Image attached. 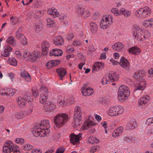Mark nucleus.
<instances>
[{"instance_id":"nucleus-6","label":"nucleus","mask_w":153,"mask_h":153,"mask_svg":"<svg viewBox=\"0 0 153 153\" xmlns=\"http://www.w3.org/2000/svg\"><path fill=\"white\" fill-rule=\"evenodd\" d=\"M23 30L22 28H19L16 33V37L18 40H20L23 45L25 46L27 44V42L22 32Z\"/></svg>"},{"instance_id":"nucleus-10","label":"nucleus","mask_w":153,"mask_h":153,"mask_svg":"<svg viewBox=\"0 0 153 153\" xmlns=\"http://www.w3.org/2000/svg\"><path fill=\"white\" fill-rule=\"evenodd\" d=\"M109 21V16L106 17L105 19H102L100 24V27L104 29L109 27L110 26Z\"/></svg>"},{"instance_id":"nucleus-25","label":"nucleus","mask_w":153,"mask_h":153,"mask_svg":"<svg viewBox=\"0 0 153 153\" xmlns=\"http://www.w3.org/2000/svg\"><path fill=\"white\" fill-rule=\"evenodd\" d=\"M27 102L24 98L21 97H19L17 99V103L19 106L22 107Z\"/></svg>"},{"instance_id":"nucleus-8","label":"nucleus","mask_w":153,"mask_h":153,"mask_svg":"<svg viewBox=\"0 0 153 153\" xmlns=\"http://www.w3.org/2000/svg\"><path fill=\"white\" fill-rule=\"evenodd\" d=\"M81 134H79L78 135L73 133L71 134H70L71 142L74 145L77 144L80 140L79 138L81 137Z\"/></svg>"},{"instance_id":"nucleus-33","label":"nucleus","mask_w":153,"mask_h":153,"mask_svg":"<svg viewBox=\"0 0 153 153\" xmlns=\"http://www.w3.org/2000/svg\"><path fill=\"white\" fill-rule=\"evenodd\" d=\"M6 91V95L7 96H12L15 93L14 90L11 88H5Z\"/></svg>"},{"instance_id":"nucleus-46","label":"nucleus","mask_w":153,"mask_h":153,"mask_svg":"<svg viewBox=\"0 0 153 153\" xmlns=\"http://www.w3.org/2000/svg\"><path fill=\"white\" fill-rule=\"evenodd\" d=\"M32 148V146L30 144H25L24 146L23 149L24 150L29 151Z\"/></svg>"},{"instance_id":"nucleus-55","label":"nucleus","mask_w":153,"mask_h":153,"mask_svg":"<svg viewBox=\"0 0 153 153\" xmlns=\"http://www.w3.org/2000/svg\"><path fill=\"white\" fill-rule=\"evenodd\" d=\"M65 151V149L63 148L60 147L56 151V153H63Z\"/></svg>"},{"instance_id":"nucleus-16","label":"nucleus","mask_w":153,"mask_h":153,"mask_svg":"<svg viewBox=\"0 0 153 153\" xmlns=\"http://www.w3.org/2000/svg\"><path fill=\"white\" fill-rule=\"evenodd\" d=\"M45 109L46 112H50L52 111L55 106L52 102H48L45 105Z\"/></svg>"},{"instance_id":"nucleus-2","label":"nucleus","mask_w":153,"mask_h":153,"mask_svg":"<svg viewBox=\"0 0 153 153\" xmlns=\"http://www.w3.org/2000/svg\"><path fill=\"white\" fill-rule=\"evenodd\" d=\"M130 94L129 88L124 85H121L119 88L118 92V99L121 102L125 100Z\"/></svg>"},{"instance_id":"nucleus-23","label":"nucleus","mask_w":153,"mask_h":153,"mask_svg":"<svg viewBox=\"0 0 153 153\" xmlns=\"http://www.w3.org/2000/svg\"><path fill=\"white\" fill-rule=\"evenodd\" d=\"M124 47L123 45L120 42L115 43L113 45L112 47L113 49L115 50H120L123 48Z\"/></svg>"},{"instance_id":"nucleus-21","label":"nucleus","mask_w":153,"mask_h":153,"mask_svg":"<svg viewBox=\"0 0 153 153\" xmlns=\"http://www.w3.org/2000/svg\"><path fill=\"white\" fill-rule=\"evenodd\" d=\"M151 13V9L148 7L144 8L142 16L143 17H146L150 15Z\"/></svg>"},{"instance_id":"nucleus-36","label":"nucleus","mask_w":153,"mask_h":153,"mask_svg":"<svg viewBox=\"0 0 153 153\" xmlns=\"http://www.w3.org/2000/svg\"><path fill=\"white\" fill-rule=\"evenodd\" d=\"M77 11L78 13L80 15H83L85 14L84 8L81 6H78Z\"/></svg>"},{"instance_id":"nucleus-20","label":"nucleus","mask_w":153,"mask_h":153,"mask_svg":"<svg viewBox=\"0 0 153 153\" xmlns=\"http://www.w3.org/2000/svg\"><path fill=\"white\" fill-rule=\"evenodd\" d=\"M123 128L122 126L117 128L112 133V136L114 137H117L120 136L123 131Z\"/></svg>"},{"instance_id":"nucleus-22","label":"nucleus","mask_w":153,"mask_h":153,"mask_svg":"<svg viewBox=\"0 0 153 153\" xmlns=\"http://www.w3.org/2000/svg\"><path fill=\"white\" fill-rule=\"evenodd\" d=\"M140 52V48L135 47H133L129 49V52L132 54L138 55Z\"/></svg>"},{"instance_id":"nucleus-30","label":"nucleus","mask_w":153,"mask_h":153,"mask_svg":"<svg viewBox=\"0 0 153 153\" xmlns=\"http://www.w3.org/2000/svg\"><path fill=\"white\" fill-rule=\"evenodd\" d=\"M90 28L92 32L94 33L97 30V26L96 23L92 22L90 24Z\"/></svg>"},{"instance_id":"nucleus-44","label":"nucleus","mask_w":153,"mask_h":153,"mask_svg":"<svg viewBox=\"0 0 153 153\" xmlns=\"http://www.w3.org/2000/svg\"><path fill=\"white\" fill-rule=\"evenodd\" d=\"M142 36L145 39H146L149 37L150 36V34L148 30H146L144 32L143 35H142Z\"/></svg>"},{"instance_id":"nucleus-58","label":"nucleus","mask_w":153,"mask_h":153,"mask_svg":"<svg viewBox=\"0 0 153 153\" xmlns=\"http://www.w3.org/2000/svg\"><path fill=\"white\" fill-rule=\"evenodd\" d=\"M32 92L33 93V95L35 97H37L39 95V94L38 91L33 90H32Z\"/></svg>"},{"instance_id":"nucleus-24","label":"nucleus","mask_w":153,"mask_h":153,"mask_svg":"<svg viewBox=\"0 0 153 153\" xmlns=\"http://www.w3.org/2000/svg\"><path fill=\"white\" fill-rule=\"evenodd\" d=\"M108 78L110 81L112 82H115L116 80H117L118 77L116 73H113L109 74Z\"/></svg>"},{"instance_id":"nucleus-52","label":"nucleus","mask_w":153,"mask_h":153,"mask_svg":"<svg viewBox=\"0 0 153 153\" xmlns=\"http://www.w3.org/2000/svg\"><path fill=\"white\" fill-rule=\"evenodd\" d=\"M59 12L57 11L56 9L54 8H53V13H52V15L53 16L55 17H57L58 15H59Z\"/></svg>"},{"instance_id":"nucleus-41","label":"nucleus","mask_w":153,"mask_h":153,"mask_svg":"<svg viewBox=\"0 0 153 153\" xmlns=\"http://www.w3.org/2000/svg\"><path fill=\"white\" fill-rule=\"evenodd\" d=\"M111 12L112 13H114V15L116 16H118V15H120L119 13H120V10L119 11L117 8H113L111 10Z\"/></svg>"},{"instance_id":"nucleus-49","label":"nucleus","mask_w":153,"mask_h":153,"mask_svg":"<svg viewBox=\"0 0 153 153\" xmlns=\"http://www.w3.org/2000/svg\"><path fill=\"white\" fill-rule=\"evenodd\" d=\"M152 123H153V117L149 118L146 120V124L147 125H149Z\"/></svg>"},{"instance_id":"nucleus-48","label":"nucleus","mask_w":153,"mask_h":153,"mask_svg":"<svg viewBox=\"0 0 153 153\" xmlns=\"http://www.w3.org/2000/svg\"><path fill=\"white\" fill-rule=\"evenodd\" d=\"M108 79H109V78L107 79V77H104L101 81V82L103 85L109 83L110 81L108 80Z\"/></svg>"},{"instance_id":"nucleus-63","label":"nucleus","mask_w":153,"mask_h":153,"mask_svg":"<svg viewBox=\"0 0 153 153\" xmlns=\"http://www.w3.org/2000/svg\"><path fill=\"white\" fill-rule=\"evenodd\" d=\"M32 153H41L42 151L38 149H34L32 150Z\"/></svg>"},{"instance_id":"nucleus-34","label":"nucleus","mask_w":153,"mask_h":153,"mask_svg":"<svg viewBox=\"0 0 153 153\" xmlns=\"http://www.w3.org/2000/svg\"><path fill=\"white\" fill-rule=\"evenodd\" d=\"M116 111L117 116L122 114L124 111V109L123 107L121 106H114Z\"/></svg>"},{"instance_id":"nucleus-26","label":"nucleus","mask_w":153,"mask_h":153,"mask_svg":"<svg viewBox=\"0 0 153 153\" xmlns=\"http://www.w3.org/2000/svg\"><path fill=\"white\" fill-rule=\"evenodd\" d=\"M137 125L135 122L131 121L130 123H128L126 126V128L127 129L129 130L130 129H133L137 126Z\"/></svg>"},{"instance_id":"nucleus-5","label":"nucleus","mask_w":153,"mask_h":153,"mask_svg":"<svg viewBox=\"0 0 153 153\" xmlns=\"http://www.w3.org/2000/svg\"><path fill=\"white\" fill-rule=\"evenodd\" d=\"M46 125L42 123H40L37 126H33L31 129V131L33 135L36 137L40 136L42 137L43 136L42 134V129H43V127Z\"/></svg>"},{"instance_id":"nucleus-60","label":"nucleus","mask_w":153,"mask_h":153,"mask_svg":"<svg viewBox=\"0 0 153 153\" xmlns=\"http://www.w3.org/2000/svg\"><path fill=\"white\" fill-rule=\"evenodd\" d=\"M73 45L74 46H79L80 45V42L78 40L74 41L73 43Z\"/></svg>"},{"instance_id":"nucleus-15","label":"nucleus","mask_w":153,"mask_h":153,"mask_svg":"<svg viewBox=\"0 0 153 153\" xmlns=\"http://www.w3.org/2000/svg\"><path fill=\"white\" fill-rule=\"evenodd\" d=\"M40 56L39 55L38 52H34L32 53H31L30 56L29 57L28 60L31 62L35 61L37 58H39Z\"/></svg>"},{"instance_id":"nucleus-3","label":"nucleus","mask_w":153,"mask_h":153,"mask_svg":"<svg viewBox=\"0 0 153 153\" xmlns=\"http://www.w3.org/2000/svg\"><path fill=\"white\" fill-rule=\"evenodd\" d=\"M69 120L68 115L65 113L58 114L54 119L55 123L59 127H61Z\"/></svg>"},{"instance_id":"nucleus-57","label":"nucleus","mask_w":153,"mask_h":153,"mask_svg":"<svg viewBox=\"0 0 153 153\" xmlns=\"http://www.w3.org/2000/svg\"><path fill=\"white\" fill-rule=\"evenodd\" d=\"M74 36V35L73 33H71L68 35L67 36V39L69 41H70L71 40Z\"/></svg>"},{"instance_id":"nucleus-53","label":"nucleus","mask_w":153,"mask_h":153,"mask_svg":"<svg viewBox=\"0 0 153 153\" xmlns=\"http://www.w3.org/2000/svg\"><path fill=\"white\" fill-rule=\"evenodd\" d=\"M22 98L25 100L27 102H29L30 101V100L31 99L30 96L26 94H25L24 97Z\"/></svg>"},{"instance_id":"nucleus-32","label":"nucleus","mask_w":153,"mask_h":153,"mask_svg":"<svg viewBox=\"0 0 153 153\" xmlns=\"http://www.w3.org/2000/svg\"><path fill=\"white\" fill-rule=\"evenodd\" d=\"M6 42L9 44H11L13 46H15L16 45V41L14 38L12 36H10L6 40Z\"/></svg>"},{"instance_id":"nucleus-7","label":"nucleus","mask_w":153,"mask_h":153,"mask_svg":"<svg viewBox=\"0 0 153 153\" xmlns=\"http://www.w3.org/2000/svg\"><path fill=\"white\" fill-rule=\"evenodd\" d=\"M120 65L127 70L130 69V63L123 56L121 57L119 62Z\"/></svg>"},{"instance_id":"nucleus-50","label":"nucleus","mask_w":153,"mask_h":153,"mask_svg":"<svg viewBox=\"0 0 153 153\" xmlns=\"http://www.w3.org/2000/svg\"><path fill=\"white\" fill-rule=\"evenodd\" d=\"M51 62L53 67H55L59 64L60 61L59 60H54L51 61Z\"/></svg>"},{"instance_id":"nucleus-56","label":"nucleus","mask_w":153,"mask_h":153,"mask_svg":"<svg viewBox=\"0 0 153 153\" xmlns=\"http://www.w3.org/2000/svg\"><path fill=\"white\" fill-rule=\"evenodd\" d=\"M51 61L48 62L46 65V66L48 68L50 69L53 67Z\"/></svg>"},{"instance_id":"nucleus-45","label":"nucleus","mask_w":153,"mask_h":153,"mask_svg":"<svg viewBox=\"0 0 153 153\" xmlns=\"http://www.w3.org/2000/svg\"><path fill=\"white\" fill-rule=\"evenodd\" d=\"M48 124H46V125L43 127V129H42V134H43V135L45 134H48L49 133V131L48 130V128H45V126H46V125H47Z\"/></svg>"},{"instance_id":"nucleus-14","label":"nucleus","mask_w":153,"mask_h":153,"mask_svg":"<svg viewBox=\"0 0 153 153\" xmlns=\"http://www.w3.org/2000/svg\"><path fill=\"white\" fill-rule=\"evenodd\" d=\"M4 50L1 52V56L5 57H8L10 55V53L11 51L12 48L9 46H5Z\"/></svg>"},{"instance_id":"nucleus-27","label":"nucleus","mask_w":153,"mask_h":153,"mask_svg":"<svg viewBox=\"0 0 153 153\" xmlns=\"http://www.w3.org/2000/svg\"><path fill=\"white\" fill-rule=\"evenodd\" d=\"M120 15L123 14L126 17H128L130 16L131 14V12L129 11H127L126 9L123 8H122L120 9Z\"/></svg>"},{"instance_id":"nucleus-17","label":"nucleus","mask_w":153,"mask_h":153,"mask_svg":"<svg viewBox=\"0 0 153 153\" xmlns=\"http://www.w3.org/2000/svg\"><path fill=\"white\" fill-rule=\"evenodd\" d=\"M56 72L59 77V79L62 80L63 78L67 74L66 71L64 68H59L56 70Z\"/></svg>"},{"instance_id":"nucleus-31","label":"nucleus","mask_w":153,"mask_h":153,"mask_svg":"<svg viewBox=\"0 0 153 153\" xmlns=\"http://www.w3.org/2000/svg\"><path fill=\"white\" fill-rule=\"evenodd\" d=\"M108 113L109 116H116V111L115 107L114 106L113 107L111 108L107 111Z\"/></svg>"},{"instance_id":"nucleus-37","label":"nucleus","mask_w":153,"mask_h":153,"mask_svg":"<svg viewBox=\"0 0 153 153\" xmlns=\"http://www.w3.org/2000/svg\"><path fill=\"white\" fill-rule=\"evenodd\" d=\"M88 141L89 143L94 144L95 143H98L100 142V141L96 138L93 137H91L89 138Z\"/></svg>"},{"instance_id":"nucleus-39","label":"nucleus","mask_w":153,"mask_h":153,"mask_svg":"<svg viewBox=\"0 0 153 153\" xmlns=\"http://www.w3.org/2000/svg\"><path fill=\"white\" fill-rule=\"evenodd\" d=\"M100 150V148L99 146H94L91 147L90 149V152L92 153H94L95 152Z\"/></svg>"},{"instance_id":"nucleus-35","label":"nucleus","mask_w":153,"mask_h":153,"mask_svg":"<svg viewBox=\"0 0 153 153\" xmlns=\"http://www.w3.org/2000/svg\"><path fill=\"white\" fill-rule=\"evenodd\" d=\"M15 117L17 119H22L25 116V114L23 111L18 112L15 113Z\"/></svg>"},{"instance_id":"nucleus-11","label":"nucleus","mask_w":153,"mask_h":153,"mask_svg":"<svg viewBox=\"0 0 153 153\" xmlns=\"http://www.w3.org/2000/svg\"><path fill=\"white\" fill-rule=\"evenodd\" d=\"M146 85V82L143 80L142 81H139L138 84L135 86L134 91L137 90H144Z\"/></svg>"},{"instance_id":"nucleus-28","label":"nucleus","mask_w":153,"mask_h":153,"mask_svg":"<svg viewBox=\"0 0 153 153\" xmlns=\"http://www.w3.org/2000/svg\"><path fill=\"white\" fill-rule=\"evenodd\" d=\"M81 118H74L73 123L74 124V127L75 128H77L78 126H79L80 124H81Z\"/></svg>"},{"instance_id":"nucleus-43","label":"nucleus","mask_w":153,"mask_h":153,"mask_svg":"<svg viewBox=\"0 0 153 153\" xmlns=\"http://www.w3.org/2000/svg\"><path fill=\"white\" fill-rule=\"evenodd\" d=\"M9 61L12 65L15 66L17 65V62L14 58H12L11 59H10Z\"/></svg>"},{"instance_id":"nucleus-4","label":"nucleus","mask_w":153,"mask_h":153,"mask_svg":"<svg viewBox=\"0 0 153 153\" xmlns=\"http://www.w3.org/2000/svg\"><path fill=\"white\" fill-rule=\"evenodd\" d=\"M40 91L41 93L40 96L39 101L40 103L43 104L47 101L48 98L47 94L48 91L44 85H42L40 88Z\"/></svg>"},{"instance_id":"nucleus-12","label":"nucleus","mask_w":153,"mask_h":153,"mask_svg":"<svg viewBox=\"0 0 153 153\" xmlns=\"http://www.w3.org/2000/svg\"><path fill=\"white\" fill-rule=\"evenodd\" d=\"M53 42L55 45L60 46L64 43V39L61 36H57L53 40Z\"/></svg>"},{"instance_id":"nucleus-1","label":"nucleus","mask_w":153,"mask_h":153,"mask_svg":"<svg viewBox=\"0 0 153 153\" xmlns=\"http://www.w3.org/2000/svg\"><path fill=\"white\" fill-rule=\"evenodd\" d=\"M4 145L3 153H20L19 147L13 144L11 141L5 142Z\"/></svg>"},{"instance_id":"nucleus-13","label":"nucleus","mask_w":153,"mask_h":153,"mask_svg":"<svg viewBox=\"0 0 153 153\" xmlns=\"http://www.w3.org/2000/svg\"><path fill=\"white\" fill-rule=\"evenodd\" d=\"M104 67V65L103 63L99 62H96L92 67V72H93L95 71H97L100 70H101Z\"/></svg>"},{"instance_id":"nucleus-51","label":"nucleus","mask_w":153,"mask_h":153,"mask_svg":"<svg viewBox=\"0 0 153 153\" xmlns=\"http://www.w3.org/2000/svg\"><path fill=\"white\" fill-rule=\"evenodd\" d=\"M139 73H138L137 72H135L134 75V77L136 79L138 80H139V79L140 78V77L141 76L139 74Z\"/></svg>"},{"instance_id":"nucleus-19","label":"nucleus","mask_w":153,"mask_h":153,"mask_svg":"<svg viewBox=\"0 0 153 153\" xmlns=\"http://www.w3.org/2000/svg\"><path fill=\"white\" fill-rule=\"evenodd\" d=\"M150 99V97L148 95H146L140 98L138 102L139 105H141L143 104H146Z\"/></svg>"},{"instance_id":"nucleus-38","label":"nucleus","mask_w":153,"mask_h":153,"mask_svg":"<svg viewBox=\"0 0 153 153\" xmlns=\"http://www.w3.org/2000/svg\"><path fill=\"white\" fill-rule=\"evenodd\" d=\"M55 51L54 52L55 56H59L62 55L63 53V51L60 49H55Z\"/></svg>"},{"instance_id":"nucleus-42","label":"nucleus","mask_w":153,"mask_h":153,"mask_svg":"<svg viewBox=\"0 0 153 153\" xmlns=\"http://www.w3.org/2000/svg\"><path fill=\"white\" fill-rule=\"evenodd\" d=\"M143 9L144 8H141L136 12L135 13V15L137 17H139L140 14L142 16Z\"/></svg>"},{"instance_id":"nucleus-47","label":"nucleus","mask_w":153,"mask_h":153,"mask_svg":"<svg viewBox=\"0 0 153 153\" xmlns=\"http://www.w3.org/2000/svg\"><path fill=\"white\" fill-rule=\"evenodd\" d=\"M15 142L17 143L22 145L24 143L25 140H24L22 138H18L16 139Z\"/></svg>"},{"instance_id":"nucleus-40","label":"nucleus","mask_w":153,"mask_h":153,"mask_svg":"<svg viewBox=\"0 0 153 153\" xmlns=\"http://www.w3.org/2000/svg\"><path fill=\"white\" fill-rule=\"evenodd\" d=\"M143 25L146 28L148 27H151L150 19L144 21L143 22Z\"/></svg>"},{"instance_id":"nucleus-29","label":"nucleus","mask_w":153,"mask_h":153,"mask_svg":"<svg viewBox=\"0 0 153 153\" xmlns=\"http://www.w3.org/2000/svg\"><path fill=\"white\" fill-rule=\"evenodd\" d=\"M85 91H82V93L85 96H88L92 95L94 93V90L92 88H88Z\"/></svg>"},{"instance_id":"nucleus-62","label":"nucleus","mask_w":153,"mask_h":153,"mask_svg":"<svg viewBox=\"0 0 153 153\" xmlns=\"http://www.w3.org/2000/svg\"><path fill=\"white\" fill-rule=\"evenodd\" d=\"M6 91L5 88L4 89L0 90V94L1 95H6Z\"/></svg>"},{"instance_id":"nucleus-18","label":"nucleus","mask_w":153,"mask_h":153,"mask_svg":"<svg viewBox=\"0 0 153 153\" xmlns=\"http://www.w3.org/2000/svg\"><path fill=\"white\" fill-rule=\"evenodd\" d=\"M82 113L81 111L80 108L79 106H76L75 109L74 118H82Z\"/></svg>"},{"instance_id":"nucleus-9","label":"nucleus","mask_w":153,"mask_h":153,"mask_svg":"<svg viewBox=\"0 0 153 153\" xmlns=\"http://www.w3.org/2000/svg\"><path fill=\"white\" fill-rule=\"evenodd\" d=\"M50 47L49 44L46 41L43 42L42 44L41 48L42 54L44 55H46L48 54V49Z\"/></svg>"},{"instance_id":"nucleus-64","label":"nucleus","mask_w":153,"mask_h":153,"mask_svg":"<svg viewBox=\"0 0 153 153\" xmlns=\"http://www.w3.org/2000/svg\"><path fill=\"white\" fill-rule=\"evenodd\" d=\"M42 28V27L39 25H36V31H40Z\"/></svg>"},{"instance_id":"nucleus-61","label":"nucleus","mask_w":153,"mask_h":153,"mask_svg":"<svg viewBox=\"0 0 153 153\" xmlns=\"http://www.w3.org/2000/svg\"><path fill=\"white\" fill-rule=\"evenodd\" d=\"M31 53H29V52H25L23 54V57L24 58H26L27 57H28V59L29 58V57Z\"/></svg>"},{"instance_id":"nucleus-59","label":"nucleus","mask_w":153,"mask_h":153,"mask_svg":"<svg viewBox=\"0 0 153 153\" xmlns=\"http://www.w3.org/2000/svg\"><path fill=\"white\" fill-rule=\"evenodd\" d=\"M21 76L22 77H25V78H27V77L29 79H31V77L30 75H29L28 74H25L24 73H21Z\"/></svg>"},{"instance_id":"nucleus-54","label":"nucleus","mask_w":153,"mask_h":153,"mask_svg":"<svg viewBox=\"0 0 153 153\" xmlns=\"http://www.w3.org/2000/svg\"><path fill=\"white\" fill-rule=\"evenodd\" d=\"M100 16V13H95L93 15V18L95 20L99 18Z\"/></svg>"}]
</instances>
